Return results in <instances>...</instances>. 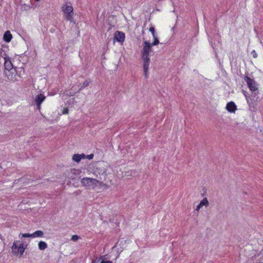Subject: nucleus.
Listing matches in <instances>:
<instances>
[{"label":"nucleus","mask_w":263,"mask_h":263,"mask_svg":"<svg viewBox=\"0 0 263 263\" xmlns=\"http://www.w3.org/2000/svg\"><path fill=\"white\" fill-rule=\"evenodd\" d=\"M20 237H32V234H28V233H25V234H20L19 235Z\"/></svg>","instance_id":"a211bd4d"},{"label":"nucleus","mask_w":263,"mask_h":263,"mask_svg":"<svg viewBox=\"0 0 263 263\" xmlns=\"http://www.w3.org/2000/svg\"><path fill=\"white\" fill-rule=\"evenodd\" d=\"M100 263H112L111 261L110 260H102Z\"/></svg>","instance_id":"4be33fe9"},{"label":"nucleus","mask_w":263,"mask_h":263,"mask_svg":"<svg viewBox=\"0 0 263 263\" xmlns=\"http://www.w3.org/2000/svg\"><path fill=\"white\" fill-rule=\"evenodd\" d=\"M245 80L247 82L248 87L251 91H255L257 90V85L254 80L248 76H246Z\"/></svg>","instance_id":"423d86ee"},{"label":"nucleus","mask_w":263,"mask_h":263,"mask_svg":"<svg viewBox=\"0 0 263 263\" xmlns=\"http://www.w3.org/2000/svg\"><path fill=\"white\" fill-rule=\"evenodd\" d=\"M38 246L39 249L40 250H44L47 248V245L46 244V243L43 241H40L38 244Z\"/></svg>","instance_id":"2eb2a0df"},{"label":"nucleus","mask_w":263,"mask_h":263,"mask_svg":"<svg viewBox=\"0 0 263 263\" xmlns=\"http://www.w3.org/2000/svg\"><path fill=\"white\" fill-rule=\"evenodd\" d=\"M81 183L83 186L87 189H93L97 186L98 183H100L101 182L99 180L96 179L84 177L81 179Z\"/></svg>","instance_id":"7ed1b4c3"},{"label":"nucleus","mask_w":263,"mask_h":263,"mask_svg":"<svg viewBox=\"0 0 263 263\" xmlns=\"http://www.w3.org/2000/svg\"><path fill=\"white\" fill-rule=\"evenodd\" d=\"M89 81H88V80H85L83 83L82 85L81 86V87L80 88V90H81V89L85 88L86 86H87L89 85Z\"/></svg>","instance_id":"f3484780"},{"label":"nucleus","mask_w":263,"mask_h":263,"mask_svg":"<svg viewBox=\"0 0 263 263\" xmlns=\"http://www.w3.org/2000/svg\"><path fill=\"white\" fill-rule=\"evenodd\" d=\"M62 11L64 13V17L67 21L72 22L73 20V8L71 5H63L62 7Z\"/></svg>","instance_id":"20e7f679"},{"label":"nucleus","mask_w":263,"mask_h":263,"mask_svg":"<svg viewBox=\"0 0 263 263\" xmlns=\"http://www.w3.org/2000/svg\"><path fill=\"white\" fill-rule=\"evenodd\" d=\"M114 40L120 43H123L125 40V34L120 31H117L115 33Z\"/></svg>","instance_id":"6e6552de"},{"label":"nucleus","mask_w":263,"mask_h":263,"mask_svg":"<svg viewBox=\"0 0 263 263\" xmlns=\"http://www.w3.org/2000/svg\"><path fill=\"white\" fill-rule=\"evenodd\" d=\"M202 206L201 205H200V204H199L197 207H196V211H199L200 210V209L201 208Z\"/></svg>","instance_id":"5701e85b"},{"label":"nucleus","mask_w":263,"mask_h":263,"mask_svg":"<svg viewBox=\"0 0 263 263\" xmlns=\"http://www.w3.org/2000/svg\"><path fill=\"white\" fill-rule=\"evenodd\" d=\"M149 31L152 33L154 40L152 43V45H158L159 44V41L157 34L155 33V28L153 26H151L149 29Z\"/></svg>","instance_id":"1a4fd4ad"},{"label":"nucleus","mask_w":263,"mask_h":263,"mask_svg":"<svg viewBox=\"0 0 263 263\" xmlns=\"http://www.w3.org/2000/svg\"><path fill=\"white\" fill-rule=\"evenodd\" d=\"M44 233L42 231L38 230L32 234V238L43 237Z\"/></svg>","instance_id":"4468645a"},{"label":"nucleus","mask_w":263,"mask_h":263,"mask_svg":"<svg viewBox=\"0 0 263 263\" xmlns=\"http://www.w3.org/2000/svg\"><path fill=\"white\" fill-rule=\"evenodd\" d=\"M5 68L7 70H10L12 68V64L11 61L7 58H5Z\"/></svg>","instance_id":"f8f14e48"},{"label":"nucleus","mask_w":263,"mask_h":263,"mask_svg":"<svg viewBox=\"0 0 263 263\" xmlns=\"http://www.w3.org/2000/svg\"><path fill=\"white\" fill-rule=\"evenodd\" d=\"M85 157H86L87 159H91L93 158V155L92 154H90V155H87V156H86Z\"/></svg>","instance_id":"aec40b11"},{"label":"nucleus","mask_w":263,"mask_h":263,"mask_svg":"<svg viewBox=\"0 0 263 263\" xmlns=\"http://www.w3.org/2000/svg\"><path fill=\"white\" fill-rule=\"evenodd\" d=\"M157 45H152L149 41H145L143 42V46L141 51L142 58L143 62V67L144 74L146 78L148 76V71L150 62L149 55L153 52V46Z\"/></svg>","instance_id":"f257e3e1"},{"label":"nucleus","mask_w":263,"mask_h":263,"mask_svg":"<svg viewBox=\"0 0 263 263\" xmlns=\"http://www.w3.org/2000/svg\"><path fill=\"white\" fill-rule=\"evenodd\" d=\"M226 108L228 111L230 112H234L236 109V106L234 102H230L227 104Z\"/></svg>","instance_id":"9d476101"},{"label":"nucleus","mask_w":263,"mask_h":263,"mask_svg":"<svg viewBox=\"0 0 263 263\" xmlns=\"http://www.w3.org/2000/svg\"><path fill=\"white\" fill-rule=\"evenodd\" d=\"M252 53H253V57L254 58H256L257 57V53L255 52V51L254 50Z\"/></svg>","instance_id":"b1692460"},{"label":"nucleus","mask_w":263,"mask_h":263,"mask_svg":"<svg viewBox=\"0 0 263 263\" xmlns=\"http://www.w3.org/2000/svg\"><path fill=\"white\" fill-rule=\"evenodd\" d=\"M200 205H201L202 207L204 205L208 206L209 205V201L206 198H204L203 200H202L200 203Z\"/></svg>","instance_id":"dca6fc26"},{"label":"nucleus","mask_w":263,"mask_h":263,"mask_svg":"<svg viewBox=\"0 0 263 263\" xmlns=\"http://www.w3.org/2000/svg\"><path fill=\"white\" fill-rule=\"evenodd\" d=\"M25 249L23 244L22 243H18L17 241H14L11 247L12 252L15 255H20L22 256L25 251Z\"/></svg>","instance_id":"39448f33"},{"label":"nucleus","mask_w":263,"mask_h":263,"mask_svg":"<svg viewBox=\"0 0 263 263\" xmlns=\"http://www.w3.org/2000/svg\"><path fill=\"white\" fill-rule=\"evenodd\" d=\"M85 157L86 156L83 154H82L81 155L74 154L72 157V159L75 162H79L82 159H84Z\"/></svg>","instance_id":"ddd939ff"},{"label":"nucleus","mask_w":263,"mask_h":263,"mask_svg":"<svg viewBox=\"0 0 263 263\" xmlns=\"http://www.w3.org/2000/svg\"><path fill=\"white\" fill-rule=\"evenodd\" d=\"M108 167V164L104 162L98 163L96 165V167L93 170V174L99 180H105L108 175L107 172Z\"/></svg>","instance_id":"f03ea898"},{"label":"nucleus","mask_w":263,"mask_h":263,"mask_svg":"<svg viewBox=\"0 0 263 263\" xmlns=\"http://www.w3.org/2000/svg\"><path fill=\"white\" fill-rule=\"evenodd\" d=\"M80 238V237L78 235H74L71 237V240L73 241H77Z\"/></svg>","instance_id":"6ab92c4d"},{"label":"nucleus","mask_w":263,"mask_h":263,"mask_svg":"<svg viewBox=\"0 0 263 263\" xmlns=\"http://www.w3.org/2000/svg\"><path fill=\"white\" fill-rule=\"evenodd\" d=\"M68 113V109L67 108H64L63 109V114H67Z\"/></svg>","instance_id":"412c9836"},{"label":"nucleus","mask_w":263,"mask_h":263,"mask_svg":"<svg viewBox=\"0 0 263 263\" xmlns=\"http://www.w3.org/2000/svg\"><path fill=\"white\" fill-rule=\"evenodd\" d=\"M12 38V35L10 33V31L8 30L6 31L4 34L3 39L4 40L7 42L9 43L11 41Z\"/></svg>","instance_id":"9b49d317"},{"label":"nucleus","mask_w":263,"mask_h":263,"mask_svg":"<svg viewBox=\"0 0 263 263\" xmlns=\"http://www.w3.org/2000/svg\"><path fill=\"white\" fill-rule=\"evenodd\" d=\"M45 98H46L45 96L42 93L37 95L35 97L34 102H35V104L37 106V108L39 110H41V104L45 100Z\"/></svg>","instance_id":"0eeeda50"}]
</instances>
